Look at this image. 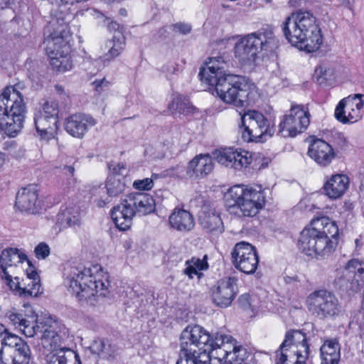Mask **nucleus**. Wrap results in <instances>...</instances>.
<instances>
[{
  "mask_svg": "<svg viewBox=\"0 0 364 364\" xmlns=\"http://www.w3.org/2000/svg\"><path fill=\"white\" fill-rule=\"evenodd\" d=\"M237 279L234 277L219 280L212 291L213 303L222 308L229 306L237 293Z\"/></svg>",
  "mask_w": 364,
  "mask_h": 364,
  "instance_id": "f3484780",
  "label": "nucleus"
},
{
  "mask_svg": "<svg viewBox=\"0 0 364 364\" xmlns=\"http://www.w3.org/2000/svg\"><path fill=\"white\" fill-rule=\"evenodd\" d=\"M192 27L190 24L186 23H176L172 25V30L175 33L182 35H186L191 31Z\"/></svg>",
  "mask_w": 364,
  "mask_h": 364,
  "instance_id": "864d4df0",
  "label": "nucleus"
},
{
  "mask_svg": "<svg viewBox=\"0 0 364 364\" xmlns=\"http://www.w3.org/2000/svg\"><path fill=\"white\" fill-rule=\"evenodd\" d=\"M21 83L6 87L0 94V129L10 137L21 130L26 111Z\"/></svg>",
  "mask_w": 364,
  "mask_h": 364,
  "instance_id": "423d86ee",
  "label": "nucleus"
},
{
  "mask_svg": "<svg viewBox=\"0 0 364 364\" xmlns=\"http://www.w3.org/2000/svg\"><path fill=\"white\" fill-rule=\"evenodd\" d=\"M310 114L300 105H292L289 113L283 117L278 134L283 137H294L304 132L310 123Z\"/></svg>",
  "mask_w": 364,
  "mask_h": 364,
  "instance_id": "ddd939ff",
  "label": "nucleus"
},
{
  "mask_svg": "<svg viewBox=\"0 0 364 364\" xmlns=\"http://www.w3.org/2000/svg\"><path fill=\"white\" fill-rule=\"evenodd\" d=\"M240 306L244 309H248L250 307V296L247 294L241 295L238 299Z\"/></svg>",
  "mask_w": 364,
  "mask_h": 364,
  "instance_id": "052dcab7",
  "label": "nucleus"
},
{
  "mask_svg": "<svg viewBox=\"0 0 364 364\" xmlns=\"http://www.w3.org/2000/svg\"><path fill=\"white\" fill-rule=\"evenodd\" d=\"M26 280H28L29 282L26 284L27 287L29 289L33 291H38V295L42 293L41 286L40 284V277L36 270L30 269L26 270Z\"/></svg>",
  "mask_w": 364,
  "mask_h": 364,
  "instance_id": "ea45409f",
  "label": "nucleus"
},
{
  "mask_svg": "<svg viewBox=\"0 0 364 364\" xmlns=\"http://www.w3.org/2000/svg\"><path fill=\"white\" fill-rule=\"evenodd\" d=\"M1 344L8 345L16 355L18 364H28L31 360V349L27 343L16 335L8 336L0 340Z\"/></svg>",
  "mask_w": 364,
  "mask_h": 364,
  "instance_id": "4be33fe9",
  "label": "nucleus"
},
{
  "mask_svg": "<svg viewBox=\"0 0 364 364\" xmlns=\"http://www.w3.org/2000/svg\"><path fill=\"white\" fill-rule=\"evenodd\" d=\"M308 154L318 164L323 166H328L335 156L331 146L319 139H314L310 144Z\"/></svg>",
  "mask_w": 364,
  "mask_h": 364,
  "instance_id": "412c9836",
  "label": "nucleus"
},
{
  "mask_svg": "<svg viewBox=\"0 0 364 364\" xmlns=\"http://www.w3.org/2000/svg\"><path fill=\"white\" fill-rule=\"evenodd\" d=\"M108 46L110 48L108 52L104 56L105 60H110L117 57L124 50L123 43L119 41H117V42H115L114 41H110L108 43Z\"/></svg>",
  "mask_w": 364,
  "mask_h": 364,
  "instance_id": "37998d69",
  "label": "nucleus"
},
{
  "mask_svg": "<svg viewBox=\"0 0 364 364\" xmlns=\"http://www.w3.org/2000/svg\"><path fill=\"white\" fill-rule=\"evenodd\" d=\"M347 267L350 270L356 272L357 277L364 285V260L352 259L347 263Z\"/></svg>",
  "mask_w": 364,
  "mask_h": 364,
  "instance_id": "79ce46f5",
  "label": "nucleus"
},
{
  "mask_svg": "<svg viewBox=\"0 0 364 364\" xmlns=\"http://www.w3.org/2000/svg\"><path fill=\"white\" fill-rule=\"evenodd\" d=\"M4 275L10 289L15 292L16 294L23 298L29 296L36 297L38 296V291H33L29 289L26 283L23 282L22 284L18 277H15L14 279H12V277L9 274V272H5Z\"/></svg>",
  "mask_w": 364,
  "mask_h": 364,
  "instance_id": "2f4dec72",
  "label": "nucleus"
},
{
  "mask_svg": "<svg viewBox=\"0 0 364 364\" xmlns=\"http://www.w3.org/2000/svg\"><path fill=\"white\" fill-rule=\"evenodd\" d=\"M217 161L226 167L235 169H241L247 167L251 163V158L248 156V152H238L232 148L225 149L215 154Z\"/></svg>",
  "mask_w": 364,
  "mask_h": 364,
  "instance_id": "aec40b11",
  "label": "nucleus"
},
{
  "mask_svg": "<svg viewBox=\"0 0 364 364\" xmlns=\"http://www.w3.org/2000/svg\"><path fill=\"white\" fill-rule=\"evenodd\" d=\"M231 255L235 268L247 274L255 272L259 257L255 247L251 244L246 242H237Z\"/></svg>",
  "mask_w": 364,
  "mask_h": 364,
  "instance_id": "2eb2a0df",
  "label": "nucleus"
},
{
  "mask_svg": "<svg viewBox=\"0 0 364 364\" xmlns=\"http://www.w3.org/2000/svg\"><path fill=\"white\" fill-rule=\"evenodd\" d=\"M133 186L136 189L140 191L150 190L153 187V181L151 178H146L142 180L135 181Z\"/></svg>",
  "mask_w": 364,
  "mask_h": 364,
  "instance_id": "603ef678",
  "label": "nucleus"
},
{
  "mask_svg": "<svg viewBox=\"0 0 364 364\" xmlns=\"http://www.w3.org/2000/svg\"><path fill=\"white\" fill-rule=\"evenodd\" d=\"M208 256L205 255L203 256V258L200 259V258L193 257L189 260L186 262V264H190L198 270H205L208 268V264L207 262Z\"/></svg>",
  "mask_w": 364,
  "mask_h": 364,
  "instance_id": "09e8293b",
  "label": "nucleus"
},
{
  "mask_svg": "<svg viewBox=\"0 0 364 364\" xmlns=\"http://www.w3.org/2000/svg\"><path fill=\"white\" fill-rule=\"evenodd\" d=\"M127 187L126 177L124 176H109L105 188L109 196L116 197L124 193Z\"/></svg>",
  "mask_w": 364,
  "mask_h": 364,
  "instance_id": "473e14b6",
  "label": "nucleus"
},
{
  "mask_svg": "<svg viewBox=\"0 0 364 364\" xmlns=\"http://www.w3.org/2000/svg\"><path fill=\"white\" fill-rule=\"evenodd\" d=\"M199 222L207 232L214 235H220L224 231L220 216L215 209L204 208L199 215Z\"/></svg>",
  "mask_w": 364,
  "mask_h": 364,
  "instance_id": "5701e85b",
  "label": "nucleus"
},
{
  "mask_svg": "<svg viewBox=\"0 0 364 364\" xmlns=\"http://www.w3.org/2000/svg\"><path fill=\"white\" fill-rule=\"evenodd\" d=\"M115 352V346L111 345L109 342L105 341V348L102 353V357L103 358L109 359L114 355Z\"/></svg>",
  "mask_w": 364,
  "mask_h": 364,
  "instance_id": "13d9d810",
  "label": "nucleus"
},
{
  "mask_svg": "<svg viewBox=\"0 0 364 364\" xmlns=\"http://www.w3.org/2000/svg\"><path fill=\"white\" fill-rule=\"evenodd\" d=\"M62 55V57L56 56L55 58H50V63L58 71L65 72L72 68V63L68 54H63Z\"/></svg>",
  "mask_w": 364,
  "mask_h": 364,
  "instance_id": "58836bf2",
  "label": "nucleus"
},
{
  "mask_svg": "<svg viewBox=\"0 0 364 364\" xmlns=\"http://www.w3.org/2000/svg\"><path fill=\"white\" fill-rule=\"evenodd\" d=\"M315 75L317 82L323 85L332 80L333 71L331 68L319 66L315 70Z\"/></svg>",
  "mask_w": 364,
  "mask_h": 364,
  "instance_id": "a19ab883",
  "label": "nucleus"
},
{
  "mask_svg": "<svg viewBox=\"0 0 364 364\" xmlns=\"http://www.w3.org/2000/svg\"><path fill=\"white\" fill-rule=\"evenodd\" d=\"M213 169V161L211 156L209 154H199L188 163L187 173L191 178H198L208 175Z\"/></svg>",
  "mask_w": 364,
  "mask_h": 364,
  "instance_id": "b1692460",
  "label": "nucleus"
},
{
  "mask_svg": "<svg viewBox=\"0 0 364 364\" xmlns=\"http://www.w3.org/2000/svg\"><path fill=\"white\" fill-rule=\"evenodd\" d=\"M349 325H357L360 328L364 326V310H359L352 316Z\"/></svg>",
  "mask_w": 364,
  "mask_h": 364,
  "instance_id": "5fc2aeb1",
  "label": "nucleus"
},
{
  "mask_svg": "<svg viewBox=\"0 0 364 364\" xmlns=\"http://www.w3.org/2000/svg\"><path fill=\"white\" fill-rule=\"evenodd\" d=\"M58 222L63 227H75L80 224V213L77 207H66L58 215Z\"/></svg>",
  "mask_w": 364,
  "mask_h": 364,
  "instance_id": "7c9ffc66",
  "label": "nucleus"
},
{
  "mask_svg": "<svg viewBox=\"0 0 364 364\" xmlns=\"http://www.w3.org/2000/svg\"><path fill=\"white\" fill-rule=\"evenodd\" d=\"M235 341L232 336L222 334L220 333H216L213 336L210 335V340L208 341V345L210 346V353L215 349L220 348L225 343L235 342Z\"/></svg>",
  "mask_w": 364,
  "mask_h": 364,
  "instance_id": "4c0bfd02",
  "label": "nucleus"
},
{
  "mask_svg": "<svg viewBox=\"0 0 364 364\" xmlns=\"http://www.w3.org/2000/svg\"><path fill=\"white\" fill-rule=\"evenodd\" d=\"M107 28L110 31H119L120 25L115 21H112L109 23Z\"/></svg>",
  "mask_w": 364,
  "mask_h": 364,
  "instance_id": "338daca9",
  "label": "nucleus"
},
{
  "mask_svg": "<svg viewBox=\"0 0 364 364\" xmlns=\"http://www.w3.org/2000/svg\"><path fill=\"white\" fill-rule=\"evenodd\" d=\"M12 0H0V9L8 7L11 4Z\"/></svg>",
  "mask_w": 364,
  "mask_h": 364,
  "instance_id": "774afa93",
  "label": "nucleus"
},
{
  "mask_svg": "<svg viewBox=\"0 0 364 364\" xmlns=\"http://www.w3.org/2000/svg\"><path fill=\"white\" fill-rule=\"evenodd\" d=\"M355 272L351 271L346 266L341 275L335 279L336 286L342 291L346 292H357L364 285L360 282Z\"/></svg>",
  "mask_w": 364,
  "mask_h": 364,
  "instance_id": "bb28decb",
  "label": "nucleus"
},
{
  "mask_svg": "<svg viewBox=\"0 0 364 364\" xmlns=\"http://www.w3.org/2000/svg\"><path fill=\"white\" fill-rule=\"evenodd\" d=\"M362 95L356 94L343 99L335 109V117L342 123H353L360 119V110L363 106Z\"/></svg>",
  "mask_w": 364,
  "mask_h": 364,
  "instance_id": "dca6fc26",
  "label": "nucleus"
},
{
  "mask_svg": "<svg viewBox=\"0 0 364 364\" xmlns=\"http://www.w3.org/2000/svg\"><path fill=\"white\" fill-rule=\"evenodd\" d=\"M305 303L310 315L319 321H334L342 311L337 296L332 291L323 289L310 293Z\"/></svg>",
  "mask_w": 364,
  "mask_h": 364,
  "instance_id": "9b49d317",
  "label": "nucleus"
},
{
  "mask_svg": "<svg viewBox=\"0 0 364 364\" xmlns=\"http://www.w3.org/2000/svg\"><path fill=\"white\" fill-rule=\"evenodd\" d=\"M58 348V346L51 350L56 352L48 357V364H72V360L77 356V354L69 348H61L57 350Z\"/></svg>",
  "mask_w": 364,
  "mask_h": 364,
  "instance_id": "72a5a7b5",
  "label": "nucleus"
},
{
  "mask_svg": "<svg viewBox=\"0 0 364 364\" xmlns=\"http://www.w3.org/2000/svg\"><path fill=\"white\" fill-rule=\"evenodd\" d=\"M210 333L198 325L188 326L180 336V358L176 364H210Z\"/></svg>",
  "mask_w": 364,
  "mask_h": 364,
  "instance_id": "0eeeda50",
  "label": "nucleus"
},
{
  "mask_svg": "<svg viewBox=\"0 0 364 364\" xmlns=\"http://www.w3.org/2000/svg\"><path fill=\"white\" fill-rule=\"evenodd\" d=\"M289 348L299 358L301 356L304 357V361L306 363L309 355V346L308 341L298 346H291Z\"/></svg>",
  "mask_w": 364,
  "mask_h": 364,
  "instance_id": "de8ad7c7",
  "label": "nucleus"
},
{
  "mask_svg": "<svg viewBox=\"0 0 364 364\" xmlns=\"http://www.w3.org/2000/svg\"><path fill=\"white\" fill-rule=\"evenodd\" d=\"M338 233L336 223L329 218L314 219L310 227L301 231L298 241L299 249L309 256L325 257L334 251Z\"/></svg>",
  "mask_w": 364,
  "mask_h": 364,
  "instance_id": "7ed1b4c3",
  "label": "nucleus"
},
{
  "mask_svg": "<svg viewBox=\"0 0 364 364\" xmlns=\"http://www.w3.org/2000/svg\"><path fill=\"white\" fill-rule=\"evenodd\" d=\"M35 253L38 259H45L50 254V247L47 244L41 242L36 247Z\"/></svg>",
  "mask_w": 364,
  "mask_h": 364,
  "instance_id": "8fccbe9b",
  "label": "nucleus"
},
{
  "mask_svg": "<svg viewBox=\"0 0 364 364\" xmlns=\"http://www.w3.org/2000/svg\"><path fill=\"white\" fill-rule=\"evenodd\" d=\"M228 65L222 57L210 58L206 68H201L198 76L203 82L214 87L218 96L225 103L237 107H243L247 92L240 75L226 73Z\"/></svg>",
  "mask_w": 364,
  "mask_h": 364,
  "instance_id": "f257e3e1",
  "label": "nucleus"
},
{
  "mask_svg": "<svg viewBox=\"0 0 364 364\" xmlns=\"http://www.w3.org/2000/svg\"><path fill=\"white\" fill-rule=\"evenodd\" d=\"M15 206L21 212L28 214L38 213L40 204L38 202V191L36 187L28 186L20 189L16 197Z\"/></svg>",
  "mask_w": 364,
  "mask_h": 364,
  "instance_id": "a211bd4d",
  "label": "nucleus"
},
{
  "mask_svg": "<svg viewBox=\"0 0 364 364\" xmlns=\"http://www.w3.org/2000/svg\"><path fill=\"white\" fill-rule=\"evenodd\" d=\"M154 209L155 201L149 194L133 193L127 195L119 205L112 208L111 215L118 229L127 230L130 228L135 215H146Z\"/></svg>",
  "mask_w": 364,
  "mask_h": 364,
  "instance_id": "6e6552de",
  "label": "nucleus"
},
{
  "mask_svg": "<svg viewBox=\"0 0 364 364\" xmlns=\"http://www.w3.org/2000/svg\"><path fill=\"white\" fill-rule=\"evenodd\" d=\"M23 310H21L20 312L23 313V316L25 320H30L31 325L39 324V323L44 318H47L44 316L41 319H38L37 314H36L33 309L28 304H26L23 305Z\"/></svg>",
  "mask_w": 364,
  "mask_h": 364,
  "instance_id": "49530a36",
  "label": "nucleus"
},
{
  "mask_svg": "<svg viewBox=\"0 0 364 364\" xmlns=\"http://www.w3.org/2000/svg\"><path fill=\"white\" fill-rule=\"evenodd\" d=\"M92 86L98 94H100L108 89L109 86V82L103 77L102 79L95 80L92 82Z\"/></svg>",
  "mask_w": 364,
  "mask_h": 364,
  "instance_id": "3c124183",
  "label": "nucleus"
},
{
  "mask_svg": "<svg viewBox=\"0 0 364 364\" xmlns=\"http://www.w3.org/2000/svg\"><path fill=\"white\" fill-rule=\"evenodd\" d=\"M111 196H109V195H107L105 198H100L96 199L95 202L97 203V205L98 207H100V208L105 207L107 203H109V201H110L109 198Z\"/></svg>",
  "mask_w": 364,
  "mask_h": 364,
  "instance_id": "69168bd1",
  "label": "nucleus"
},
{
  "mask_svg": "<svg viewBox=\"0 0 364 364\" xmlns=\"http://www.w3.org/2000/svg\"><path fill=\"white\" fill-rule=\"evenodd\" d=\"M96 124L90 115L78 113L68 117L65 122V129L71 136L82 138L88 129Z\"/></svg>",
  "mask_w": 364,
  "mask_h": 364,
  "instance_id": "6ab92c4d",
  "label": "nucleus"
},
{
  "mask_svg": "<svg viewBox=\"0 0 364 364\" xmlns=\"http://www.w3.org/2000/svg\"><path fill=\"white\" fill-rule=\"evenodd\" d=\"M105 348V341L102 339L94 340L90 346V350L93 354L102 356Z\"/></svg>",
  "mask_w": 364,
  "mask_h": 364,
  "instance_id": "6e6d98bb",
  "label": "nucleus"
},
{
  "mask_svg": "<svg viewBox=\"0 0 364 364\" xmlns=\"http://www.w3.org/2000/svg\"><path fill=\"white\" fill-rule=\"evenodd\" d=\"M282 30L289 43L307 53L318 50L323 43L316 18L309 11L291 13L283 22Z\"/></svg>",
  "mask_w": 364,
  "mask_h": 364,
  "instance_id": "f03ea898",
  "label": "nucleus"
},
{
  "mask_svg": "<svg viewBox=\"0 0 364 364\" xmlns=\"http://www.w3.org/2000/svg\"><path fill=\"white\" fill-rule=\"evenodd\" d=\"M337 6H344L350 11H353L354 0H336Z\"/></svg>",
  "mask_w": 364,
  "mask_h": 364,
  "instance_id": "e2e57ef3",
  "label": "nucleus"
},
{
  "mask_svg": "<svg viewBox=\"0 0 364 364\" xmlns=\"http://www.w3.org/2000/svg\"><path fill=\"white\" fill-rule=\"evenodd\" d=\"M17 144L15 141H6L3 144V149L6 151H12L16 148Z\"/></svg>",
  "mask_w": 364,
  "mask_h": 364,
  "instance_id": "0e129e2a",
  "label": "nucleus"
},
{
  "mask_svg": "<svg viewBox=\"0 0 364 364\" xmlns=\"http://www.w3.org/2000/svg\"><path fill=\"white\" fill-rule=\"evenodd\" d=\"M65 175L73 176L75 173L74 163L66 162L58 166Z\"/></svg>",
  "mask_w": 364,
  "mask_h": 364,
  "instance_id": "bf43d9fd",
  "label": "nucleus"
},
{
  "mask_svg": "<svg viewBox=\"0 0 364 364\" xmlns=\"http://www.w3.org/2000/svg\"><path fill=\"white\" fill-rule=\"evenodd\" d=\"M187 267L183 270V273L187 275L189 279H193L194 275H198L200 277L202 274L198 273V270L190 264H186Z\"/></svg>",
  "mask_w": 364,
  "mask_h": 364,
  "instance_id": "680f3d73",
  "label": "nucleus"
},
{
  "mask_svg": "<svg viewBox=\"0 0 364 364\" xmlns=\"http://www.w3.org/2000/svg\"><path fill=\"white\" fill-rule=\"evenodd\" d=\"M1 356H0L1 364H18L16 360V355H14L13 350L8 345L1 344Z\"/></svg>",
  "mask_w": 364,
  "mask_h": 364,
  "instance_id": "a18cd8bd",
  "label": "nucleus"
},
{
  "mask_svg": "<svg viewBox=\"0 0 364 364\" xmlns=\"http://www.w3.org/2000/svg\"><path fill=\"white\" fill-rule=\"evenodd\" d=\"M6 317L11 324L19 328L27 337L41 333V343L47 350H52L61 345L63 337L67 335L65 326L51 316L44 318L36 325H31L30 320H25L22 312H9Z\"/></svg>",
  "mask_w": 364,
  "mask_h": 364,
  "instance_id": "39448f33",
  "label": "nucleus"
},
{
  "mask_svg": "<svg viewBox=\"0 0 364 364\" xmlns=\"http://www.w3.org/2000/svg\"><path fill=\"white\" fill-rule=\"evenodd\" d=\"M321 364H338L340 347L337 342L329 341L321 347Z\"/></svg>",
  "mask_w": 364,
  "mask_h": 364,
  "instance_id": "c756f323",
  "label": "nucleus"
},
{
  "mask_svg": "<svg viewBox=\"0 0 364 364\" xmlns=\"http://www.w3.org/2000/svg\"><path fill=\"white\" fill-rule=\"evenodd\" d=\"M277 364H305L304 357L299 358L288 347L282 348L280 345L279 349L276 351Z\"/></svg>",
  "mask_w": 364,
  "mask_h": 364,
  "instance_id": "f704fd0d",
  "label": "nucleus"
},
{
  "mask_svg": "<svg viewBox=\"0 0 364 364\" xmlns=\"http://www.w3.org/2000/svg\"><path fill=\"white\" fill-rule=\"evenodd\" d=\"M37 113L42 115L54 117L57 119L58 114V104L55 101H47L43 106V109L39 110Z\"/></svg>",
  "mask_w": 364,
  "mask_h": 364,
  "instance_id": "c03bdc74",
  "label": "nucleus"
},
{
  "mask_svg": "<svg viewBox=\"0 0 364 364\" xmlns=\"http://www.w3.org/2000/svg\"><path fill=\"white\" fill-rule=\"evenodd\" d=\"M34 122L37 132L43 139L48 140L53 137L58 129V119L54 117H46L36 112Z\"/></svg>",
  "mask_w": 364,
  "mask_h": 364,
  "instance_id": "cd10ccee",
  "label": "nucleus"
},
{
  "mask_svg": "<svg viewBox=\"0 0 364 364\" xmlns=\"http://www.w3.org/2000/svg\"><path fill=\"white\" fill-rule=\"evenodd\" d=\"M277 41L271 27L259 29L242 38L235 46V56L242 65L255 64L262 51H272Z\"/></svg>",
  "mask_w": 364,
  "mask_h": 364,
  "instance_id": "1a4fd4ad",
  "label": "nucleus"
},
{
  "mask_svg": "<svg viewBox=\"0 0 364 364\" xmlns=\"http://www.w3.org/2000/svg\"><path fill=\"white\" fill-rule=\"evenodd\" d=\"M65 284L82 305L95 306L109 293V282L97 279L89 268L72 267Z\"/></svg>",
  "mask_w": 364,
  "mask_h": 364,
  "instance_id": "20e7f679",
  "label": "nucleus"
},
{
  "mask_svg": "<svg viewBox=\"0 0 364 364\" xmlns=\"http://www.w3.org/2000/svg\"><path fill=\"white\" fill-rule=\"evenodd\" d=\"M241 122L242 136L247 141H257L264 135L271 136L274 133L267 119L257 111H248L244 114Z\"/></svg>",
  "mask_w": 364,
  "mask_h": 364,
  "instance_id": "f8f14e48",
  "label": "nucleus"
},
{
  "mask_svg": "<svg viewBox=\"0 0 364 364\" xmlns=\"http://www.w3.org/2000/svg\"><path fill=\"white\" fill-rule=\"evenodd\" d=\"M27 260L26 254L21 252L17 248H6L1 251L0 255V269L3 273L7 271V267L16 265Z\"/></svg>",
  "mask_w": 364,
  "mask_h": 364,
  "instance_id": "c85d7f7f",
  "label": "nucleus"
},
{
  "mask_svg": "<svg viewBox=\"0 0 364 364\" xmlns=\"http://www.w3.org/2000/svg\"><path fill=\"white\" fill-rule=\"evenodd\" d=\"M68 25L63 19L58 18L53 19L50 23L48 29L49 35L45 38L46 52L50 58H55L56 56L62 57L63 54H68V46L64 38L68 33Z\"/></svg>",
  "mask_w": 364,
  "mask_h": 364,
  "instance_id": "4468645a",
  "label": "nucleus"
},
{
  "mask_svg": "<svg viewBox=\"0 0 364 364\" xmlns=\"http://www.w3.org/2000/svg\"><path fill=\"white\" fill-rule=\"evenodd\" d=\"M307 342L306 336L301 331L294 330L287 333L285 340L281 344L282 348H290Z\"/></svg>",
  "mask_w": 364,
  "mask_h": 364,
  "instance_id": "e433bc0d",
  "label": "nucleus"
},
{
  "mask_svg": "<svg viewBox=\"0 0 364 364\" xmlns=\"http://www.w3.org/2000/svg\"><path fill=\"white\" fill-rule=\"evenodd\" d=\"M348 178L342 174L333 175L327 181L323 186L326 196L330 198L336 199L342 196L348 188Z\"/></svg>",
  "mask_w": 364,
  "mask_h": 364,
  "instance_id": "a878e982",
  "label": "nucleus"
},
{
  "mask_svg": "<svg viewBox=\"0 0 364 364\" xmlns=\"http://www.w3.org/2000/svg\"><path fill=\"white\" fill-rule=\"evenodd\" d=\"M171 227L179 232L191 231L195 226V221L190 212L183 209H175L168 218Z\"/></svg>",
  "mask_w": 364,
  "mask_h": 364,
  "instance_id": "393cba45",
  "label": "nucleus"
},
{
  "mask_svg": "<svg viewBox=\"0 0 364 364\" xmlns=\"http://www.w3.org/2000/svg\"><path fill=\"white\" fill-rule=\"evenodd\" d=\"M111 174L109 176H124L125 177L126 168L122 164H112L109 166Z\"/></svg>",
  "mask_w": 364,
  "mask_h": 364,
  "instance_id": "4d7b16f0",
  "label": "nucleus"
},
{
  "mask_svg": "<svg viewBox=\"0 0 364 364\" xmlns=\"http://www.w3.org/2000/svg\"><path fill=\"white\" fill-rule=\"evenodd\" d=\"M225 200L227 205L237 207L247 217L257 215L265 203V197L260 186L244 188L241 185L234 186L225 193Z\"/></svg>",
  "mask_w": 364,
  "mask_h": 364,
  "instance_id": "9d476101",
  "label": "nucleus"
},
{
  "mask_svg": "<svg viewBox=\"0 0 364 364\" xmlns=\"http://www.w3.org/2000/svg\"><path fill=\"white\" fill-rule=\"evenodd\" d=\"M168 108L172 112H178L179 114H183L191 113L195 109L191 105L188 99L182 95L176 96L173 99L172 102L168 105Z\"/></svg>",
  "mask_w": 364,
  "mask_h": 364,
  "instance_id": "c9c22d12",
  "label": "nucleus"
}]
</instances>
